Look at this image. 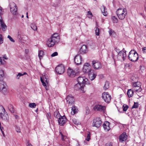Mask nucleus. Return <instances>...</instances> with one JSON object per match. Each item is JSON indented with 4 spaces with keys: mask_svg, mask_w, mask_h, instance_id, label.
<instances>
[{
    "mask_svg": "<svg viewBox=\"0 0 146 146\" xmlns=\"http://www.w3.org/2000/svg\"><path fill=\"white\" fill-rule=\"evenodd\" d=\"M116 13L119 19L122 20L125 18L127 12L125 9L119 8L117 10Z\"/></svg>",
    "mask_w": 146,
    "mask_h": 146,
    "instance_id": "nucleus-1",
    "label": "nucleus"
},
{
    "mask_svg": "<svg viewBox=\"0 0 146 146\" xmlns=\"http://www.w3.org/2000/svg\"><path fill=\"white\" fill-rule=\"evenodd\" d=\"M128 58L130 60L135 62L138 59V55L135 51L131 50L129 53Z\"/></svg>",
    "mask_w": 146,
    "mask_h": 146,
    "instance_id": "nucleus-2",
    "label": "nucleus"
},
{
    "mask_svg": "<svg viewBox=\"0 0 146 146\" xmlns=\"http://www.w3.org/2000/svg\"><path fill=\"white\" fill-rule=\"evenodd\" d=\"M10 11L13 15L17 16V18H18L19 15L17 12V8L14 2H11L10 4Z\"/></svg>",
    "mask_w": 146,
    "mask_h": 146,
    "instance_id": "nucleus-3",
    "label": "nucleus"
},
{
    "mask_svg": "<svg viewBox=\"0 0 146 146\" xmlns=\"http://www.w3.org/2000/svg\"><path fill=\"white\" fill-rule=\"evenodd\" d=\"M7 86L5 82L3 80H0V91L4 93L7 91Z\"/></svg>",
    "mask_w": 146,
    "mask_h": 146,
    "instance_id": "nucleus-4",
    "label": "nucleus"
},
{
    "mask_svg": "<svg viewBox=\"0 0 146 146\" xmlns=\"http://www.w3.org/2000/svg\"><path fill=\"white\" fill-rule=\"evenodd\" d=\"M55 70L56 72L58 74H62L65 71V66L62 64L58 65L56 68Z\"/></svg>",
    "mask_w": 146,
    "mask_h": 146,
    "instance_id": "nucleus-5",
    "label": "nucleus"
},
{
    "mask_svg": "<svg viewBox=\"0 0 146 146\" xmlns=\"http://www.w3.org/2000/svg\"><path fill=\"white\" fill-rule=\"evenodd\" d=\"M102 124V121L100 117H96L93 120L92 126L98 128L100 127Z\"/></svg>",
    "mask_w": 146,
    "mask_h": 146,
    "instance_id": "nucleus-6",
    "label": "nucleus"
},
{
    "mask_svg": "<svg viewBox=\"0 0 146 146\" xmlns=\"http://www.w3.org/2000/svg\"><path fill=\"white\" fill-rule=\"evenodd\" d=\"M92 66L95 70L99 69L102 68V65L101 63L96 60H94L92 61Z\"/></svg>",
    "mask_w": 146,
    "mask_h": 146,
    "instance_id": "nucleus-7",
    "label": "nucleus"
},
{
    "mask_svg": "<svg viewBox=\"0 0 146 146\" xmlns=\"http://www.w3.org/2000/svg\"><path fill=\"white\" fill-rule=\"evenodd\" d=\"M91 66L90 64L88 63H86L84 65L83 69V71L84 73H90L93 71L91 69Z\"/></svg>",
    "mask_w": 146,
    "mask_h": 146,
    "instance_id": "nucleus-8",
    "label": "nucleus"
},
{
    "mask_svg": "<svg viewBox=\"0 0 146 146\" xmlns=\"http://www.w3.org/2000/svg\"><path fill=\"white\" fill-rule=\"evenodd\" d=\"M88 80L84 77L79 76L77 78L78 83L82 85V86H84Z\"/></svg>",
    "mask_w": 146,
    "mask_h": 146,
    "instance_id": "nucleus-9",
    "label": "nucleus"
},
{
    "mask_svg": "<svg viewBox=\"0 0 146 146\" xmlns=\"http://www.w3.org/2000/svg\"><path fill=\"white\" fill-rule=\"evenodd\" d=\"M102 98L105 102L109 103L111 100V97L108 92H104L102 94Z\"/></svg>",
    "mask_w": 146,
    "mask_h": 146,
    "instance_id": "nucleus-10",
    "label": "nucleus"
},
{
    "mask_svg": "<svg viewBox=\"0 0 146 146\" xmlns=\"http://www.w3.org/2000/svg\"><path fill=\"white\" fill-rule=\"evenodd\" d=\"M126 51H125V53H123L122 51H120L118 53L117 56L118 59L120 60H124L126 56Z\"/></svg>",
    "mask_w": 146,
    "mask_h": 146,
    "instance_id": "nucleus-11",
    "label": "nucleus"
},
{
    "mask_svg": "<svg viewBox=\"0 0 146 146\" xmlns=\"http://www.w3.org/2000/svg\"><path fill=\"white\" fill-rule=\"evenodd\" d=\"M56 43H57L56 40L51 37L47 40L46 44L48 47L53 46Z\"/></svg>",
    "mask_w": 146,
    "mask_h": 146,
    "instance_id": "nucleus-12",
    "label": "nucleus"
},
{
    "mask_svg": "<svg viewBox=\"0 0 146 146\" xmlns=\"http://www.w3.org/2000/svg\"><path fill=\"white\" fill-rule=\"evenodd\" d=\"M67 74L69 76L73 78L76 75L77 73L73 69L69 68L67 70Z\"/></svg>",
    "mask_w": 146,
    "mask_h": 146,
    "instance_id": "nucleus-13",
    "label": "nucleus"
},
{
    "mask_svg": "<svg viewBox=\"0 0 146 146\" xmlns=\"http://www.w3.org/2000/svg\"><path fill=\"white\" fill-rule=\"evenodd\" d=\"M66 120L67 119L64 115L61 116L59 118L58 123L60 125L62 126L66 123Z\"/></svg>",
    "mask_w": 146,
    "mask_h": 146,
    "instance_id": "nucleus-14",
    "label": "nucleus"
},
{
    "mask_svg": "<svg viewBox=\"0 0 146 146\" xmlns=\"http://www.w3.org/2000/svg\"><path fill=\"white\" fill-rule=\"evenodd\" d=\"M127 136L125 132L123 133L119 136V141L120 142H123L127 139Z\"/></svg>",
    "mask_w": 146,
    "mask_h": 146,
    "instance_id": "nucleus-15",
    "label": "nucleus"
},
{
    "mask_svg": "<svg viewBox=\"0 0 146 146\" xmlns=\"http://www.w3.org/2000/svg\"><path fill=\"white\" fill-rule=\"evenodd\" d=\"M74 62L76 65H78L80 64L82 61L81 56L79 54L76 55L74 58Z\"/></svg>",
    "mask_w": 146,
    "mask_h": 146,
    "instance_id": "nucleus-16",
    "label": "nucleus"
},
{
    "mask_svg": "<svg viewBox=\"0 0 146 146\" xmlns=\"http://www.w3.org/2000/svg\"><path fill=\"white\" fill-rule=\"evenodd\" d=\"M94 109L95 110H97L100 111H104L106 109V107L104 106H102L101 105H96L94 107Z\"/></svg>",
    "mask_w": 146,
    "mask_h": 146,
    "instance_id": "nucleus-17",
    "label": "nucleus"
},
{
    "mask_svg": "<svg viewBox=\"0 0 146 146\" xmlns=\"http://www.w3.org/2000/svg\"><path fill=\"white\" fill-rule=\"evenodd\" d=\"M66 100L68 103L71 104H73L74 102V98L71 95L68 96L66 97Z\"/></svg>",
    "mask_w": 146,
    "mask_h": 146,
    "instance_id": "nucleus-18",
    "label": "nucleus"
},
{
    "mask_svg": "<svg viewBox=\"0 0 146 146\" xmlns=\"http://www.w3.org/2000/svg\"><path fill=\"white\" fill-rule=\"evenodd\" d=\"M110 124V123L108 121H106L104 122L103 124V126L104 129V130L106 131H108L110 129L109 125Z\"/></svg>",
    "mask_w": 146,
    "mask_h": 146,
    "instance_id": "nucleus-19",
    "label": "nucleus"
},
{
    "mask_svg": "<svg viewBox=\"0 0 146 146\" xmlns=\"http://www.w3.org/2000/svg\"><path fill=\"white\" fill-rule=\"evenodd\" d=\"M87 51V46L86 45H83L80 49L79 52L80 54H83L86 53Z\"/></svg>",
    "mask_w": 146,
    "mask_h": 146,
    "instance_id": "nucleus-20",
    "label": "nucleus"
},
{
    "mask_svg": "<svg viewBox=\"0 0 146 146\" xmlns=\"http://www.w3.org/2000/svg\"><path fill=\"white\" fill-rule=\"evenodd\" d=\"M51 37L56 40L57 43H58L60 41V37L58 33H54Z\"/></svg>",
    "mask_w": 146,
    "mask_h": 146,
    "instance_id": "nucleus-21",
    "label": "nucleus"
},
{
    "mask_svg": "<svg viewBox=\"0 0 146 146\" xmlns=\"http://www.w3.org/2000/svg\"><path fill=\"white\" fill-rule=\"evenodd\" d=\"M84 86H82V85L78 83L76 84L74 86V89L77 90H78L80 89L82 91L84 90Z\"/></svg>",
    "mask_w": 146,
    "mask_h": 146,
    "instance_id": "nucleus-22",
    "label": "nucleus"
},
{
    "mask_svg": "<svg viewBox=\"0 0 146 146\" xmlns=\"http://www.w3.org/2000/svg\"><path fill=\"white\" fill-rule=\"evenodd\" d=\"M0 116L3 119L6 121H8L9 120V117L8 115L6 112L3 114L1 115Z\"/></svg>",
    "mask_w": 146,
    "mask_h": 146,
    "instance_id": "nucleus-23",
    "label": "nucleus"
},
{
    "mask_svg": "<svg viewBox=\"0 0 146 146\" xmlns=\"http://www.w3.org/2000/svg\"><path fill=\"white\" fill-rule=\"evenodd\" d=\"M88 74L89 79L91 80H93L97 76L96 73H91V72L89 73Z\"/></svg>",
    "mask_w": 146,
    "mask_h": 146,
    "instance_id": "nucleus-24",
    "label": "nucleus"
},
{
    "mask_svg": "<svg viewBox=\"0 0 146 146\" xmlns=\"http://www.w3.org/2000/svg\"><path fill=\"white\" fill-rule=\"evenodd\" d=\"M101 10L102 13H103L104 15L106 16L107 15V13L106 11V9L105 6L102 5L101 7Z\"/></svg>",
    "mask_w": 146,
    "mask_h": 146,
    "instance_id": "nucleus-25",
    "label": "nucleus"
},
{
    "mask_svg": "<svg viewBox=\"0 0 146 146\" xmlns=\"http://www.w3.org/2000/svg\"><path fill=\"white\" fill-rule=\"evenodd\" d=\"M1 29L3 31H5L7 29V27L3 22L0 21V29Z\"/></svg>",
    "mask_w": 146,
    "mask_h": 146,
    "instance_id": "nucleus-26",
    "label": "nucleus"
},
{
    "mask_svg": "<svg viewBox=\"0 0 146 146\" xmlns=\"http://www.w3.org/2000/svg\"><path fill=\"white\" fill-rule=\"evenodd\" d=\"M71 110V114L74 115L78 112V109L76 106H74L72 107Z\"/></svg>",
    "mask_w": 146,
    "mask_h": 146,
    "instance_id": "nucleus-27",
    "label": "nucleus"
},
{
    "mask_svg": "<svg viewBox=\"0 0 146 146\" xmlns=\"http://www.w3.org/2000/svg\"><path fill=\"white\" fill-rule=\"evenodd\" d=\"M127 94L129 98L131 97L133 95V92L131 89L129 90L127 92Z\"/></svg>",
    "mask_w": 146,
    "mask_h": 146,
    "instance_id": "nucleus-28",
    "label": "nucleus"
},
{
    "mask_svg": "<svg viewBox=\"0 0 146 146\" xmlns=\"http://www.w3.org/2000/svg\"><path fill=\"white\" fill-rule=\"evenodd\" d=\"M133 87H137L138 86H141V84L139 82H136L135 81V82H133L132 84Z\"/></svg>",
    "mask_w": 146,
    "mask_h": 146,
    "instance_id": "nucleus-29",
    "label": "nucleus"
},
{
    "mask_svg": "<svg viewBox=\"0 0 146 146\" xmlns=\"http://www.w3.org/2000/svg\"><path fill=\"white\" fill-rule=\"evenodd\" d=\"M54 115L55 117L58 119L59 117H61L59 112L58 111H56L54 112Z\"/></svg>",
    "mask_w": 146,
    "mask_h": 146,
    "instance_id": "nucleus-30",
    "label": "nucleus"
},
{
    "mask_svg": "<svg viewBox=\"0 0 146 146\" xmlns=\"http://www.w3.org/2000/svg\"><path fill=\"white\" fill-rule=\"evenodd\" d=\"M132 89L136 92H141L142 90V89L141 87H140V86H138L137 87H133V88H132Z\"/></svg>",
    "mask_w": 146,
    "mask_h": 146,
    "instance_id": "nucleus-31",
    "label": "nucleus"
},
{
    "mask_svg": "<svg viewBox=\"0 0 146 146\" xmlns=\"http://www.w3.org/2000/svg\"><path fill=\"white\" fill-rule=\"evenodd\" d=\"M6 112L5 109L3 106L0 107V116Z\"/></svg>",
    "mask_w": 146,
    "mask_h": 146,
    "instance_id": "nucleus-32",
    "label": "nucleus"
},
{
    "mask_svg": "<svg viewBox=\"0 0 146 146\" xmlns=\"http://www.w3.org/2000/svg\"><path fill=\"white\" fill-rule=\"evenodd\" d=\"M26 74H27V73L26 72H25L23 74L19 73L16 76V78L17 79H19L21 76Z\"/></svg>",
    "mask_w": 146,
    "mask_h": 146,
    "instance_id": "nucleus-33",
    "label": "nucleus"
},
{
    "mask_svg": "<svg viewBox=\"0 0 146 146\" xmlns=\"http://www.w3.org/2000/svg\"><path fill=\"white\" fill-rule=\"evenodd\" d=\"M8 108L9 111L12 113H13L14 112V110L13 106L11 104L9 105L8 106Z\"/></svg>",
    "mask_w": 146,
    "mask_h": 146,
    "instance_id": "nucleus-34",
    "label": "nucleus"
},
{
    "mask_svg": "<svg viewBox=\"0 0 146 146\" xmlns=\"http://www.w3.org/2000/svg\"><path fill=\"white\" fill-rule=\"evenodd\" d=\"M109 83L108 81H106L104 87V88L105 90H106L109 88Z\"/></svg>",
    "mask_w": 146,
    "mask_h": 146,
    "instance_id": "nucleus-35",
    "label": "nucleus"
},
{
    "mask_svg": "<svg viewBox=\"0 0 146 146\" xmlns=\"http://www.w3.org/2000/svg\"><path fill=\"white\" fill-rule=\"evenodd\" d=\"M111 19L114 23H117L118 21L117 18L115 16H112L111 17Z\"/></svg>",
    "mask_w": 146,
    "mask_h": 146,
    "instance_id": "nucleus-36",
    "label": "nucleus"
},
{
    "mask_svg": "<svg viewBox=\"0 0 146 146\" xmlns=\"http://www.w3.org/2000/svg\"><path fill=\"white\" fill-rule=\"evenodd\" d=\"M44 54V52L42 50H40L38 52V56L40 59H41Z\"/></svg>",
    "mask_w": 146,
    "mask_h": 146,
    "instance_id": "nucleus-37",
    "label": "nucleus"
},
{
    "mask_svg": "<svg viewBox=\"0 0 146 146\" xmlns=\"http://www.w3.org/2000/svg\"><path fill=\"white\" fill-rule=\"evenodd\" d=\"M4 75L3 71L0 70V80H3V77L4 76Z\"/></svg>",
    "mask_w": 146,
    "mask_h": 146,
    "instance_id": "nucleus-38",
    "label": "nucleus"
},
{
    "mask_svg": "<svg viewBox=\"0 0 146 146\" xmlns=\"http://www.w3.org/2000/svg\"><path fill=\"white\" fill-rule=\"evenodd\" d=\"M72 120L73 123L76 125H78L80 123L78 120L74 118Z\"/></svg>",
    "mask_w": 146,
    "mask_h": 146,
    "instance_id": "nucleus-39",
    "label": "nucleus"
},
{
    "mask_svg": "<svg viewBox=\"0 0 146 146\" xmlns=\"http://www.w3.org/2000/svg\"><path fill=\"white\" fill-rule=\"evenodd\" d=\"M29 106L30 108H36V105L35 103H30Z\"/></svg>",
    "mask_w": 146,
    "mask_h": 146,
    "instance_id": "nucleus-40",
    "label": "nucleus"
},
{
    "mask_svg": "<svg viewBox=\"0 0 146 146\" xmlns=\"http://www.w3.org/2000/svg\"><path fill=\"white\" fill-rule=\"evenodd\" d=\"M90 139V133L89 132L87 134V135L86 138V140L87 141H89Z\"/></svg>",
    "mask_w": 146,
    "mask_h": 146,
    "instance_id": "nucleus-41",
    "label": "nucleus"
},
{
    "mask_svg": "<svg viewBox=\"0 0 146 146\" xmlns=\"http://www.w3.org/2000/svg\"><path fill=\"white\" fill-rule=\"evenodd\" d=\"M128 108V106L126 105H124L122 107L123 110L124 111H126Z\"/></svg>",
    "mask_w": 146,
    "mask_h": 146,
    "instance_id": "nucleus-42",
    "label": "nucleus"
},
{
    "mask_svg": "<svg viewBox=\"0 0 146 146\" xmlns=\"http://www.w3.org/2000/svg\"><path fill=\"white\" fill-rule=\"evenodd\" d=\"M31 28L34 31H36L37 30V28L36 26L33 24H32L31 26Z\"/></svg>",
    "mask_w": 146,
    "mask_h": 146,
    "instance_id": "nucleus-43",
    "label": "nucleus"
},
{
    "mask_svg": "<svg viewBox=\"0 0 146 146\" xmlns=\"http://www.w3.org/2000/svg\"><path fill=\"white\" fill-rule=\"evenodd\" d=\"M138 107V103L134 102V104L132 107V108H137Z\"/></svg>",
    "mask_w": 146,
    "mask_h": 146,
    "instance_id": "nucleus-44",
    "label": "nucleus"
},
{
    "mask_svg": "<svg viewBox=\"0 0 146 146\" xmlns=\"http://www.w3.org/2000/svg\"><path fill=\"white\" fill-rule=\"evenodd\" d=\"M3 42V37L1 34H0V44Z\"/></svg>",
    "mask_w": 146,
    "mask_h": 146,
    "instance_id": "nucleus-45",
    "label": "nucleus"
},
{
    "mask_svg": "<svg viewBox=\"0 0 146 146\" xmlns=\"http://www.w3.org/2000/svg\"><path fill=\"white\" fill-rule=\"evenodd\" d=\"M99 29L98 28H96V34L97 35H99Z\"/></svg>",
    "mask_w": 146,
    "mask_h": 146,
    "instance_id": "nucleus-46",
    "label": "nucleus"
},
{
    "mask_svg": "<svg viewBox=\"0 0 146 146\" xmlns=\"http://www.w3.org/2000/svg\"><path fill=\"white\" fill-rule=\"evenodd\" d=\"M40 80L41 82L42 83V85L44 86H46V83L44 81H43V80L42 79V78L41 77H40Z\"/></svg>",
    "mask_w": 146,
    "mask_h": 146,
    "instance_id": "nucleus-47",
    "label": "nucleus"
},
{
    "mask_svg": "<svg viewBox=\"0 0 146 146\" xmlns=\"http://www.w3.org/2000/svg\"><path fill=\"white\" fill-rule=\"evenodd\" d=\"M58 53L57 52H55L53 53L51 55V57H54L55 56H56L58 55Z\"/></svg>",
    "mask_w": 146,
    "mask_h": 146,
    "instance_id": "nucleus-48",
    "label": "nucleus"
},
{
    "mask_svg": "<svg viewBox=\"0 0 146 146\" xmlns=\"http://www.w3.org/2000/svg\"><path fill=\"white\" fill-rule=\"evenodd\" d=\"M15 130L17 132H20L21 131L20 127H19L16 126Z\"/></svg>",
    "mask_w": 146,
    "mask_h": 146,
    "instance_id": "nucleus-49",
    "label": "nucleus"
},
{
    "mask_svg": "<svg viewBox=\"0 0 146 146\" xmlns=\"http://www.w3.org/2000/svg\"><path fill=\"white\" fill-rule=\"evenodd\" d=\"M7 38L9 39L11 41L13 42H15V40L12 38L10 35H8V36H7Z\"/></svg>",
    "mask_w": 146,
    "mask_h": 146,
    "instance_id": "nucleus-50",
    "label": "nucleus"
},
{
    "mask_svg": "<svg viewBox=\"0 0 146 146\" xmlns=\"http://www.w3.org/2000/svg\"><path fill=\"white\" fill-rule=\"evenodd\" d=\"M105 146H112V143L111 142H108L105 144Z\"/></svg>",
    "mask_w": 146,
    "mask_h": 146,
    "instance_id": "nucleus-51",
    "label": "nucleus"
},
{
    "mask_svg": "<svg viewBox=\"0 0 146 146\" xmlns=\"http://www.w3.org/2000/svg\"><path fill=\"white\" fill-rule=\"evenodd\" d=\"M142 50L144 53H146V47H143L142 48Z\"/></svg>",
    "mask_w": 146,
    "mask_h": 146,
    "instance_id": "nucleus-52",
    "label": "nucleus"
},
{
    "mask_svg": "<svg viewBox=\"0 0 146 146\" xmlns=\"http://www.w3.org/2000/svg\"><path fill=\"white\" fill-rule=\"evenodd\" d=\"M114 33V32L112 31L111 30H110L109 31V33L110 35H111L112 33Z\"/></svg>",
    "mask_w": 146,
    "mask_h": 146,
    "instance_id": "nucleus-53",
    "label": "nucleus"
},
{
    "mask_svg": "<svg viewBox=\"0 0 146 146\" xmlns=\"http://www.w3.org/2000/svg\"><path fill=\"white\" fill-rule=\"evenodd\" d=\"M3 11H2V8L0 6V15L3 14Z\"/></svg>",
    "mask_w": 146,
    "mask_h": 146,
    "instance_id": "nucleus-54",
    "label": "nucleus"
},
{
    "mask_svg": "<svg viewBox=\"0 0 146 146\" xmlns=\"http://www.w3.org/2000/svg\"><path fill=\"white\" fill-rule=\"evenodd\" d=\"M2 60V59L0 57V65L3 64Z\"/></svg>",
    "mask_w": 146,
    "mask_h": 146,
    "instance_id": "nucleus-55",
    "label": "nucleus"
},
{
    "mask_svg": "<svg viewBox=\"0 0 146 146\" xmlns=\"http://www.w3.org/2000/svg\"><path fill=\"white\" fill-rule=\"evenodd\" d=\"M29 52V50L28 49H26L25 50V52L26 54H27Z\"/></svg>",
    "mask_w": 146,
    "mask_h": 146,
    "instance_id": "nucleus-56",
    "label": "nucleus"
},
{
    "mask_svg": "<svg viewBox=\"0 0 146 146\" xmlns=\"http://www.w3.org/2000/svg\"><path fill=\"white\" fill-rule=\"evenodd\" d=\"M3 58H4L5 59H6V60H7V59H8V58H7V56H6V55H5V56H3Z\"/></svg>",
    "mask_w": 146,
    "mask_h": 146,
    "instance_id": "nucleus-57",
    "label": "nucleus"
},
{
    "mask_svg": "<svg viewBox=\"0 0 146 146\" xmlns=\"http://www.w3.org/2000/svg\"><path fill=\"white\" fill-rule=\"evenodd\" d=\"M112 58L114 60H115V59L114 58V56L113 54H112Z\"/></svg>",
    "mask_w": 146,
    "mask_h": 146,
    "instance_id": "nucleus-58",
    "label": "nucleus"
},
{
    "mask_svg": "<svg viewBox=\"0 0 146 146\" xmlns=\"http://www.w3.org/2000/svg\"><path fill=\"white\" fill-rule=\"evenodd\" d=\"M0 129H1V131L2 132H3V131H2V129H3V127H1V126L0 127Z\"/></svg>",
    "mask_w": 146,
    "mask_h": 146,
    "instance_id": "nucleus-59",
    "label": "nucleus"
},
{
    "mask_svg": "<svg viewBox=\"0 0 146 146\" xmlns=\"http://www.w3.org/2000/svg\"><path fill=\"white\" fill-rule=\"evenodd\" d=\"M0 21H1L2 22H3L2 19V17L1 16H0Z\"/></svg>",
    "mask_w": 146,
    "mask_h": 146,
    "instance_id": "nucleus-60",
    "label": "nucleus"
},
{
    "mask_svg": "<svg viewBox=\"0 0 146 146\" xmlns=\"http://www.w3.org/2000/svg\"><path fill=\"white\" fill-rule=\"evenodd\" d=\"M115 49H116V51L117 52H119L120 51H119V49H117L116 48H115Z\"/></svg>",
    "mask_w": 146,
    "mask_h": 146,
    "instance_id": "nucleus-61",
    "label": "nucleus"
},
{
    "mask_svg": "<svg viewBox=\"0 0 146 146\" xmlns=\"http://www.w3.org/2000/svg\"><path fill=\"white\" fill-rule=\"evenodd\" d=\"M125 50L124 48H123L122 50H121V51H122L123 52V53H125Z\"/></svg>",
    "mask_w": 146,
    "mask_h": 146,
    "instance_id": "nucleus-62",
    "label": "nucleus"
},
{
    "mask_svg": "<svg viewBox=\"0 0 146 146\" xmlns=\"http://www.w3.org/2000/svg\"><path fill=\"white\" fill-rule=\"evenodd\" d=\"M15 118L16 119H17L18 117V116L17 115H16L15 116Z\"/></svg>",
    "mask_w": 146,
    "mask_h": 146,
    "instance_id": "nucleus-63",
    "label": "nucleus"
},
{
    "mask_svg": "<svg viewBox=\"0 0 146 146\" xmlns=\"http://www.w3.org/2000/svg\"><path fill=\"white\" fill-rule=\"evenodd\" d=\"M135 78V77H133L132 76L131 78V79L132 80H133L134 79V78Z\"/></svg>",
    "mask_w": 146,
    "mask_h": 146,
    "instance_id": "nucleus-64",
    "label": "nucleus"
}]
</instances>
